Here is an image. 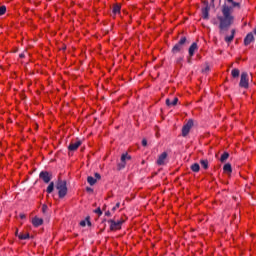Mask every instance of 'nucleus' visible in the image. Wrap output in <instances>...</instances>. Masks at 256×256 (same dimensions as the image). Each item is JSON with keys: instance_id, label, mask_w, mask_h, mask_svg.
Returning <instances> with one entry per match:
<instances>
[{"instance_id": "obj_1", "label": "nucleus", "mask_w": 256, "mask_h": 256, "mask_svg": "<svg viewBox=\"0 0 256 256\" xmlns=\"http://www.w3.org/2000/svg\"><path fill=\"white\" fill-rule=\"evenodd\" d=\"M241 1L243 0H225L226 4L222 6L221 10L222 14L218 15L216 18L220 35H223L235 22L233 9L235 7H241Z\"/></svg>"}, {"instance_id": "obj_2", "label": "nucleus", "mask_w": 256, "mask_h": 256, "mask_svg": "<svg viewBox=\"0 0 256 256\" xmlns=\"http://www.w3.org/2000/svg\"><path fill=\"white\" fill-rule=\"evenodd\" d=\"M56 189L60 199H63L67 195V182L65 180H59L56 184Z\"/></svg>"}, {"instance_id": "obj_3", "label": "nucleus", "mask_w": 256, "mask_h": 256, "mask_svg": "<svg viewBox=\"0 0 256 256\" xmlns=\"http://www.w3.org/2000/svg\"><path fill=\"white\" fill-rule=\"evenodd\" d=\"M185 43H187V38L182 37L178 43L172 48V53H181L183 51V47H185Z\"/></svg>"}, {"instance_id": "obj_4", "label": "nucleus", "mask_w": 256, "mask_h": 256, "mask_svg": "<svg viewBox=\"0 0 256 256\" xmlns=\"http://www.w3.org/2000/svg\"><path fill=\"white\" fill-rule=\"evenodd\" d=\"M110 229L111 231H119V229H121V225H123V223H125V220L120 219L118 221L115 220H110Z\"/></svg>"}, {"instance_id": "obj_5", "label": "nucleus", "mask_w": 256, "mask_h": 256, "mask_svg": "<svg viewBox=\"0 0 256 256\" xmlns=\"http://www.w3.org/2000/svg\"><path fill=\"white\" fill-rule=\"evenodd\" d=\"M240 87L247 89L249 87V74L247 72H243L241 74V79L239 83Z\"/></svg>"}, {"instance_id": "obj_6", "label": "nucleus", "mask_w": 256, "mask_h": 256, "mask_svg": "<svg viewBox=\"0 0 256 256\" xmlns=\"http://www.w3.org/2000/svg\"><path fill=\"white\" fill-rule=\"evenodd\" d=\"M193 128V120H189L182 128V137H187Z\"/></svg>"}, {"instance_id": "obj_7", "label": "nucleus", "mask_w": 256, "mask_h": 256, "mask_svg": "<svg viewBox=\"0 0 256 256\" xmlns=\"http://www.w3.org/2000/svg\"><path fill=\"white\" fill-rule=\"evenodd\" d=\"M126 161H131V156L128 154H122L121 163L118 164V169H124L125 165H127Z\"/></svg>"}, {"instance_id": "obj_8", "label": "nucleus", "mask_w": 256, "mask_h": 256, "mask_svg": "<svg viewBox=\"0 0 256 256\" xmlns=\"http://www.w3.org/2000/svg\"><path fill=\"white\" fill-rule=\"evenodd\" d=\"M82 145V142L81 140H76V141H72L69 146H68V149L70 151H77L79 149V147H81Z\"/></svg>"}, {"instance_id": "obj_9", "label": "nucleus", "mask_w": 256, "mask_h": 256, "mask_svg": "<svg viewBox=\"0 0 256 256\" xmlns=\"http://www.w3.org/2000/svg\"><path fill=\"white\" fill-rule=\"evenodd\" d=\"M39 177L44 181V183H49V181H51V174L47 171H42Z\"/></svg>"}, {"instance_id": "obj_10", "label": "nucleus", "mask_w": 256, "mask_h": 256, "mask_svg": "<svg viewBox=\"0 0 256 256\" xmlns=\"http://www.w3.org/2000/svg\"><path fill=\"white\" fill-rule=\"evenodd\" d=\"M167 156V152H163L162 154H160L157 159V165H165V161H167Z\"/></svg>"}, {"instance_id": "obj_11", "label": "nucleus", "mask_w": 256, "mask_h": 256, "mask_svg": "<svg viewBox=\"0 0 256 256\" xmlns=\"http://www.w3.org/2000/svg\"><path fill=\"white\" fill-rule=\"evenodd\" d=\"M255 41V37L253 36V33L247 34V36L244 38V45H251Z\"/></svg>"}, {"instance_id": "obj_12", "label": "nucleus", "mask_w": 256, "mask_h": 256, "mask_svg": "<svg viewBox=\"0 0 256 256\" xmlns=\"http://www.w3.org/2000/svg\"><path fill=\"white\" fill-rule=\"evenodd\" d=\"M42 224H43V218H39V217L35 216L32 219V225H34V227H41Z\"/></svg>"}, {"instance_id": "obj_13", "label": "nucleus", "mask_w": 256, "mask_h": 256, "mask_svg": "<svg viewBox=\"0 0 256 256\" xmlns=\"http://www.w3.org/2000/svg\"><path fill=\"white\" fill-rule=\"evenodd\" d=\"M197 49H199V47L197 46V43L194 42L189 48V57H193V55H195V51H197Z\"/></svg>"}, {"instance_id": "obj_14", "label": "nucleus", "mask_w": 256, "mask_h": 256, "mask_svg": "<svg viewBox=\"0 0 256 256\" xmlns=\"http://www.w3.org/2000/svg\"><path fill=\"white\" fill-rule=\"evenodd\" d=\"M177 103H179V98H177V97H175L172 102L170 99H166V105L168 107H175V105H177Z\"/></svg>"}, {"instance_id": "obj_15", "label": "nucleus", "mask_w": 256, "mask_h": 256, "mask_svg": "<svg viewBox=\"0 0 256 256\" xmlns=\"http://www.w3.org/2000/svg\"><path fill=\"white\" fill-rule=\"evenodd\" d=\"M233 39H235V29H232V30H231V35H230V36H226V37L224 38V41H225L226 43H231V42H233Z\"/></svg>"}, {"instance_id": "obj_16", "label": "nucleus", "mask_w": 256, "mask_h": 256, "mask_svg": "<svg viewBox=\"0 0 256 256\" xmlns=\"http://www.w3.org/2000/svg\"><path fill=\"white\" fill-rule=\"evenodd\" d=\"M203 19H209V6L202 8Z\"/></svg>"}, {"instance_id": "obj_17", "label": "nucleus", "mask_w": 256, "mask_h": 256, "mask_svg": "<svg viewBox=\"0 0 256 256\" xmlns=\"http://www.w3.org/2000/svg\"><path fill=\"white\" fill-rule=\"evenodd\" d=\"M191 171H193L194 173H199L201 166H199L198 163H194L191 165L190 167Z\"/></svg>"}, {"instance_id": "obj_18", "label": "nucleus", "mask_w": 256, "mask_h": 256, "mask_svg": "<svg viewBox=\"0 0 256 256\" xmlns=\"http://www.w3.org/2000/svg\"><path fill=\"white\" fill-rule=\"evenodd\" d=\"M113 13H114L115 15H117V13H121V5L115 4V5L113 6Z\"/></svg>"}, {"instance_id": "obj_19", "label": "nucleus", "mask_w": 256, "mask_h": 256, "mask_svg": "<svg viewBox=\"0 0 256 256\" xmlns=\"http://www.w3.org/2000/svg\"><path fill=\"white\" fill-rule=\"evenodd\" d=\"M224 173H231L233 169L231 168V164H225L223 167Z\"/></svg>"}, {"instance_id": "obj_20", "label": "nucleus", "mask_w": 256, "mask_h": 256, "mask_svg": "<svg viewBox=\"0 0 256 256\" xmlns=\"http://www.w3.org/2000/svg\"><path fill=\"white\" fill-rule=\"evenodd\" d=\"M228 159H229V153L224 152V153L221 155L220 161H221V163H225V161L228 160Z\"/></svg>"}, {"instance_id": "obj_21", "label": "nucleus", "mask_w": 256, "mask_h": 256, "mask_svg": "<svg viewBox=\"0 0 256 256\" xmlns=\"http://www.w3.org/2000/svg\"><path fill=\"white\" fill-rule=\"evenodd\" d=\"M200 165L203 169H209V161L208 160H200Z\"/></svg>"}, {"instance_id": "obj_22", "label": "nucleus", "mask_w": 256, "mask_h": 256, "mask_svg": "<svg viewBox=\"0 0 256 256\" xmlns=\"http://www.w3.org/2000/svg\"><path fill=\"white\" fill-rule=\"evenodd\" d=\"M87 181L89 185L93 186L95 183H97V179L93 178V176H88Z\"/></svg>"}, {"instance_id": "obj_23", "label": "nucleus", "mask_w": 256, "mask_h": 256, "mask_svg": "<svg viewBox=\"0 0 256 256\" xmlns=\"http://www.w3.org/2000/svg\"><path fill=\"white\" fill-rule=\"evenodd\" d=\"M29 233H26V234H23V233H20L18 235V239H20L21 241H24L25 239H29Z\"/></svg>"}, {"instance_id": "obj_24", "label": "nucleus", "mask_w": 256, "mask_h": 256, "mask_svg": "<svg viewBox=\"0 0 256 256\" xmlns=\"http://www.w3.org/2000/svg\"><path fill=\"white\" fill-rule=\"evenodd\" d=\"M231 75H232V77H234V79L239 77V75H240L239 69H233L231 72Z\"/></svg>"}, {"instance_id": "obj_25", "label": "nucleus", "mask_w": 256, "mask_h": 256, "mask_svg": "<svg viewBox=\"0 0 256 256\" xmlns=\"http://www.w3.org/2000/svg\"><path fill=\"white\" fill-rule=\"evenodd\" d=\"M53 189H55V184L51 182L47 187V193H53Z\"/></svg>"}, {"instance_id": "obj_26", "label": "nucleus", "mask_w": 256, "mask_h": 256, "mask_svg": "<svg viewBox=\"0 0 256 256\" xmlns=\"http://www.w3.org/2000/svg\"><path fill=\"white\" fill-rule=\"evenodd\" d=\"M5 13H7V7L0 6V15H5Z\"/></svg>"}, {"instance_id": "obj_27", "label": "nucleus", "mask_w": 256, "mask_h": 256, "mask_svg": "<svg viewBox=\"0 0 256 256\" xmlns=\"http://www.w3.org/2000/svg\"><path fill=\"white\" fill-rule=\"evenodd\" d=\"M176 63L177 65H180V67H183V57H178L176 59Z\"/></svg>"}, {"instance_id": "obj_28", "label": "nucleus", "mask_w": 256, "mask_h": 256, "mask_svg": "<svg viewBox=\"0 0 256 256\" xmlns=\"http://www.w3.org/2000/svg\"><path fill=\"white\" fill-rule=\"evenodd\" d=\"M94 213H96L99 217L103 215V211H101V208H97L96 210H94Z\"/></svg>"}, {"instance_id": "obj_29", "label": "nucleus", "mask_w": 256, "mask_h": 256, "mask_svg": "<svg viewBox=\"0 0 256 256\" xmlns=\"http://www.w3.org/2000/svg\"><path fill=\"white\" fill-rule=\"evenodd\" d=\"M119 207H121V202H118V203L112 208V211H117V209H119Z\"/></svg>"}, {"instance_id": "obj_30", "label": "nucleus", "mask_w": 256, "mask_h": 256, "mask_svg": "<svg viewBox=\"0 0 256 256\" xmlns=\"http://www.w3.org/2000/svg\"><path fill=\"white\" fill-rule=\"evenodd\" d=\"M142 145H143V147H147V140L146 139L142 140Z\"/></svg>"}, {"instance_id": "obj_31", "label": "nucleus", "mask_w": 256, "mask_h": 256, "mask_svg": "<svg viewBox=\"0 0 256 256\" xmlns=\"http://www.w3.org/2000/svg\"><path fill=\"white\" fill-rule=\"evenodd\" d=\"M80 225H81V227H85V225H87V222H85V220H83L80 222Z\"/></svg>"}, {"instance_id": "obj_32", "label": "nucleus", "mask_w": 256, "mask_h": 256, "mask_svg": "<svg viewBox=\"0 0 256 256\" xmlns=\"http://www.w3.org/2000/svg\"><path fill=\"white\" fill-rule=\"evenodd\" d=\"M215 1L216 0H211V4L213 5V7H215ZM218 3H221V0H218Z\"/></svg>"}, {"instance_id": "obj_33", "label": "nucleus", "mask_w": 256, "mask_h": 256, "mask_svg": "<svg viewBox=\"0 0 256 256\" xmlns=\"http://www.w3.org/2000/svg\"><path fill=\"white\" fill-rule=\"evenodd\" d=\"M95 177H96V179H101V174L95 173Z\"/></svg>"}, {"instance_id": "obj_34", "label": "nucleus", "mask_w": 256, "mask_h": 256, "mask_svg": "<svg viewBox=\"0 0 256 256\" xmlns=\"http://www.w3.org/2000/svg\"><path fill=\"white\" fill-rule=\"evenodd\" d=\"M25 214H20V219H25Z\"/></svg>"}, {"instance_id": "obj_35", "label": "nucleus", "mask_w": 256, "mask_h": 256, "mask_svg": "<svg viewBox=\"0 0 256 256\" xmlns=\"http://www.w3.org/2000/svg\"><path fill=\"white\" fill-rule=\"evenodd\" d=\"M105 215H107V217H109V216L111 215V212L107 211V212L105 213Z\"/></svg>"}, {"instance_id": "obj_36", "label": "nucleus", "mask_w": 256, "mask_h": 256, "mask_svg": "<svg viewBox=\"0 0 256 256\" xmlns=\"http://www.w3.org/2000/svg\"><path fill=\"white\" fill-rule=\"evenodd\" d=\"M15 235L19 236V230L18 229L16 230Z\"/></svg>"}, {"instance_id": "obj_37", "label": "nucleus", "mask_w": 256, "mask_h": 256, "mask_svg": "<svg viewBox=\"0 0 256 256\" xmlns=\"http://www.w3.org/2000/svg\"><path fill=\"white\" fill-rule=\"evenodd\" d=\"M188 63H191V56H190V58H188Z\"/></svg>"}, {"instance_id": "obj_38", "label": "nucleus", "mask_w": 256, "mask_h": 256, "mask_svg": "<svg viewBox=\"0 0 256 256\" xmlns=\"http://www.w3.org/2000/svg\"><path fill=\"white\" fill-rule=\"evenodd\" d=\"M87 191H93V189H91V188H87Z\"/></svg>"}, {"instance_id": "obj_39", "label": "nucleus", "mask_w": 256, "mask_h": 256, "mask_svg": "<svg viewBox=\"0 0 256 256\" xmlns=\"http://www.w3.org/2000/svg\"><path fill=\"white\" fill-rule=\"evenodd\" d=\"M253 32H254V35H256V28L254 29V31H253Z\"/></svg>"}]
</instances>
